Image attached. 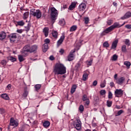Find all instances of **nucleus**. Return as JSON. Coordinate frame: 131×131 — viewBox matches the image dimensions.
Listing matches in <instances>:
<instances>
[{"label": "nucleus", "mask_w": 131, "mask_h": 131, "mask_svg": "<svg viewBox=\"0 0 131 131\" xmlns=\"http://www.w3.org/2000/svg\"><path fill=\"white\" fill-rule=\"evenodd\" d=\"M55 75H63L66 73V67L62 63H56L54 68Z\"/></svg>", "instance_id": "f257e3e1"}, {"label": "nucleus", "mask_w": 131, "mask_h": 131, "mask_svg": "<svg viewBox=\"0 0 131 131\" xmlns=\"http://www.w3.org/2000/svg\"><path fill=\"white\" fill-rule=\"evenodd\" d=\"M51 13V21L54 24L55 23V21L57 19V17H58V10L56 9L54 7H52L50 8Z\"/></svg>", "instance_id": "f03ea898"}, {"label": "nucleus", "mask_w": 131, "mask_h": 131, "mask_svg": "<svg viewBox=\"0 0 131 131\" xmlns=\"http://www.w3.org/2000/svg\"><path fill=\"white\" fill-rule=\"evenodd\" d=\"M30 15H32L34 17H36L37 19H40L41 18V12L39 10H35L34 9H32L30 11Z\"/></svg>", "instance_id": "7ed1b4c3"}, {"label": "nucleus", "mask_w": 131, "mask_h": 131, "mask_svg": "<svg viewBox=\"0 0 131 131\" xmlns=\"http://www.w3.org/2000/svg\"><path fill=\"white\" fill-rule=\"evenodd\" d=\"M7 38H9L10 42H15L17 38V33H13L8 35Z\"/></svg>", "instance_id": "20e7f679"}, {"label": "nucleus", "mask_w": 131, "mask_h": 131, "mask_svg": "<svg viewBox=\"0 0 131 131\" xmlns=\"http://www.w3.org/2000/svg\"><path fill=\"white\" fill-rule=\"evenodd\" d=\"M44 41L45 43L43 45L42 51L44 53H46V52L49 50V45H48V43H50V39L47 38Z\"/></svg>", "instance_id": "39448f33"}, {"label": "nucleus", "mask_w": 131, "mask_h": 131, "mask_svg": "<svg viewBox=\"0 0 131 131\" xmlns=\"http://www.w3.org/2000/svg\"><path fill=\"white\" fill-rule=\"evenodd\" d=\"M19 125V123H18L16 120L14 119V118H11L10 120V125L8 126V129H10V126H14L16 127Z\"/></svg>", "instance_id": "423d86ee"}, {"label": "nucleus", "mask_w": 131, "mask_h": 131, "mask_svg": "<svg viewBox=\"0 0 131 131\" xmlns=\"http://www.w3.org/2000/svg\"><path fill=\"white\" fill-rule=\"evenodd\" d=\"M115 96L117 98H120L123 96V91L121 89H116L115 91Z\"/></svg>", "instance_id": "0eeeda50"}, {"label": "nucleus", "mask_w": 131, "mask_h": 131, "mask_svg": "<svg viewBox=\"0 0 131 131\" xmlns=\"http://www.w3.org/2000/svg\"><path fill=\"white\" fill-rule=\"evenodd\" d=\"M125 80V78H124V77H121L120 78H118V79H117L116 81H115V82H116L117 84H120V85H121V84L123 83Z\"/></svg>", "instance_id": "6e6552de"}, {"label": "nucleus", "mask_w": 131, "mask_h": 131, "mask_svg": "<svg viewBox=\"0 0 131 131\" xmlns=\"http://www.w3.org/2000/svg\"><path fill=\"white\" fill-rule=\"evenodd\" d=\"M113 30V29L111 26L109 27L108 28H106L105 30H104L101 34V35L102 36H103V35H106V33H109V32H111Z\"/></svg>", "instance_id": "1a4fd4ad"}, {"label": "nucleus", "mask_w": 131, "mask_h": 131, "mask_svg": "<svg viewBox=\"0 0 131 131\" xmlns=\"http://www.w3.org/2000/svg\"><path fill=\"white\" fill-rule=\"evenodd\" d=\"M64 39H65V35H62L60 39L57 41V47H59L62 45L63 41H64Z\"/></svg>", "instance_id": "9d476101"}, {"label": "nucleus", "mask_w": 131, "mask_h": 131, "mask_svg": "<svg viewBox=\"0 0 131 131\" xmlns=\"http://www.w3.org/2000/svg\"><path fill=\"white\" fill-rule=\"evenodd\" d=\"M124 25V24H123L122 25H120L118 23H115L113 25L111 26L112 27V28L113 29H115V28H119L120 27H121Z\"/></svg>", "instance_id": "9b49d317"}, {"label": "nucleus", "mask_w": 131, "mask_h": 131, "mask_svg": "<svg viewBox=\"0 0 131 131\" xmlns=\"http://www.w3.org/2000/svg\"><path fill=\"white\" fill-rule=\"evenodd\" d=\"M131 17V12L128 11L126 12L125 15L121 17L122 20H124L125 19H127L128 18H130Z\"/></svg>", "instance_id": "f8f14e48"}, {"label": "nucleus", "mask_w": 131, "mask_h": 131, "mask_svg": "<svg viewBox=\"0 0 131 131\" xmlns=\"http://www.w3.org/2000/svg\"><path fill=\"white\" fill-rule=\"evenodd\" d=\"M80 120H77V122L74 123V126L78 130L79 129H80Z\"/></svg>", "instance_id": "ddd939ff"}, {"label": "nucleus", "mask_w": 131, "mask_h": 131, "mask_svg": "<svg viewBox=\"0 0 131 131\" xmlns=\"http://www.w3.org/2000/svg\"><path fill=\"white\" fill-rule=\"evenodd\" d=\"M86 8V5L84 3H82L79 6V11L81 12V11H84Z\"/></svg>", "instance_id": "4468645a"}, {"label": "nucleus", "mask_w": 131, "mask_h": 131, "mask_svg": "<svg viewBox=\"0 0 131 131\" xmlns=\"http://www.w3.org/2000/svg\"><path fill=\"white\" fill-rule=\"evenodd\" d=\"M75 52V50H72L69 54V55L68 56V61H72V60H73V54H74Z\"/></svg>", "instance_id": "2eb2a0df"}, {"label": "nucleus", "mask_w": 131, "mask_h": 131, "mask_svg": "<svg viewBox=\"0 0 131 131\" xmlns=\"http://www.w3.org/2000/svg\"><path fill=\"white\" fill-rule=\"evenodd\" d=\"M6 37H7V34L6 32L2 31L0 33V40H4Z\"/></svg>", "instance_id": "dca6fc26"}, {"label": "nucleus", "mask_w": 131, "mask_h": 131, "mask_svg": "<svg viewBox=\"0 0 131 131\" xmlns=\"http://www.w3.org/2000/svg\"><path fill=\"white\" fill-rule=\"evenodd\" d=\"M37 50V46L34 45L30 47V53H34Z\"/></svg>", "instance_id": "f3484780"}, {"label": "nucleus", "mask_w": 131, "mask_h": 131, "mask_svg": "<svg viewBox=\"0 0 131 131\" xmlns=\"http://www.w3.org/2000/svg\"><path fill=\"white\" fill-rule=\"evenodd\" d=\"M117 43H118V40H115L112 43L111 49L114 50V49H116V47H117Z\"/></svg>", "instance_id": "a211bd4d"}, {"label": "nucleus", "mask_w": 131, "mask_h": 131, "mask_svg": "<svg viewBox=\"0 0 131 131\" xmlns=\"http://www.w3.org/2000/svg\"><path fill=\"white\" fill-rule=\"evenodd\" d=\"M76 4L77 3L75 2L72 3L71 5L69 6V10H70L71 11L74 10L76 7Z\"/></svg>", "instance_id": "6ab92c4d"}, {"label": "nucleus", "mask_w": 131, "mask_h": 131, "mask_svg": "<svg viewBox=\"0 0 131 131\" xmlns=\"http://www.w3.org/2000/svg\"><path fill=\"white\" fill-rule=\"evenodd\" d=\"M43 32L45 35V37H47L49 35V28H45L43 30Z\"/></svg>", "instance_id": "aec40b11"}, {"label": "nucleus", "mask_w": 131, "mask_h": 131, "mask_svg": "<svg viewBox=\"0 0 131 131\" xmlns=\"http://www.w3.org/2000/svg\"><path fill=\"white\" fill-rule=\"evenodd\" d=\"M23 50H25L27 52H29V53H30V45H26L23 48Z\"/></svg>", "instance_id": "412c9836"}, {"label": "nucleus", "mask_w": 131, "mask_h": 131, "mask_svg": "<svg viewBox=\"0 0 131 131\" xmlns=\"http://www.w3.org/2000/svg\"><path fill=\"white\" fill-rule=\"evenodd\" d=\"M21 53L23 57H27V56H28V53H29V52L26 51V50L23 49V51L21 52Z\"/></svg>", "instance_id": "4be33fe9"}, {"label": "nucleus", "mask_w": 131, "mask_h": 131, "mask_svg": "<svg viewBox=\"0 0 131 131\" xmlns=\"http://www.w3.org/2000/svg\"><path fill=\"white\" fill-rule=\"evenodd\" d=\"M43 126L46 128L49 127L50 126V121H45V122L43 123Z\"/></svg>", "instance_id": "5701e85b"}, {"label": "nucleus", "mask_w": 131, "mask_h": 131, "mask_svg": "<svg viewBox=\"0 0 131 131\" xmlns=\"http://www.w3.org/2000/svg\"><path fill=\"white\" fill-rule=\"evenodd\" d=\"M77 88V86H76V84L73 85L72 86V88H71V94H73V93L75 92V91H76Z\"/></svg>", "instance_id": "b1692460"}, {"label": "nucleus", "mask_w": 131, "mask_h": 131, "mask_svg": "<svg viewBox=\"0 0 131 131\" xmlns=\"http://www.w3.org/2000/svg\"><path fill=\"white\" fill-rule=\"evenodd\" d=\"M1 98L4 99L5 100H9V96L7 95V94H3L1 95Z\"/></svg>", "instance_id": "393cba45"}, {"label": "nucleus", "mask_w": 131, "mask_h": 131, "mask_svg": "<svg viewBox=\"0 0 131 131\" xmlns=\"http://www.w3.org/2000/svg\"><path fill=\"white\" fill-rule=\"evenodd\" d=\"M52 35L53 37L55 38H58V32L56 31H53L52 32Z\"/></svg>", "instance_id": "a878e982"}, {"label": "nucleus", "mask_w": 131, "mask_h": 131, "mask_svg": "<svg viewBox=\"0 0 131 131\" xmlns=\"http://www.w3.org/2000/svg\"><path fill=\"white\" fill-rule=\"evenodd\" d=\"M8 60L11 61V62H15L16 61V58L13 57L12 56H9L7 58Z\"/></svg>", "instance_id": "bb28decb"}, {"label": "nucleus", "mask_w": 131, "mask_h": 131, "mask_svg": "<svg viewBox=\"0 0 131 131\" xmlns=\"http://www.w3.org/2000/svg\"><path fill=\"white\" fill-rule=\"evenodd\" d=\"M29 16V12H26L24 14L23 18L24 19V20H26V19L28 18Z\"/></svg>", "instance_id": "cd10ccee"}, {"label": "nucleus", "mask_w": 131, "mask_h": 131, "mask_svg": "<svg viewBox=\"0 0 131 131\" xmlns=\"http://www.w3.org/2000/svg\"><path fill=\"white\" fill-rule=\"evenodd\" d=\"M124 65H125L127 69H129V67H130V62L129 61H125L124 62Z\"/></svg>", "instance_id": "c85d7f7f"}, {"label": "nucleus", "mask_w": 131, "mask_h": 131, "mask_svg": "<svg viewBox=\"0 0 131 131\" xmlns=\"http://www.w3.org/2000/svg\"><path fill=\"white\" fill-rule=\"evenodd\" d=\"M88 76H89V74H88V73H84V74L83 75V80H84V81H85V80L88 79Z\"/></svg>", "instance_id": "c756f323"}, {"label": "nucleus", "mask_w": 131, "mask_h": 131, "mask_svg": "<svg viewBox=\"0 0 131 131\" xmlns=\"http://www.w3.org/2000/svg\"><path fill=\"white\" fill-rule=\"evenodd\" d=\"M18 60L19 62H23L25 59L23 57V55H18Z\"/></svg>", "instance_id": "7c9ffc66"}, {"label": "nucleus", "mask_w": 131, "mask_h": 131, "mask_svg": "<svg viewBox=\"0 0 131 131\" xmlns=\"http://www.w3.org/2000/svg\"><path fill=\"white\" fill-rule=\"evenodd\" d=\"M35 90L36 91H38V90H39L40 89V88H41V84H36L34 86Z\"/></svg>", "instance_id": "2f4dec72"}, {"label": "nucleus", "mask_w": 131, "mask_h": 131, "mask_svg": "<svg viewBox=\"0 0 131 131\" xmlns=\"http://www.w3.org/2000/svg\"><path fill=\"white\" fill-rule=\"evenodd\" d=\"M30 27H31L30 24H28L27 26L25 27L26 31H29L30 30Z\"/></svg>", "instance_id": "473e14b6"}, {"label": "nucleus", "mask_w": 131, "mask_h": 131, "mask_svg": "<svg viewBox=\"0 0 131 131\" xmlns=\"http://www.w3.org/2000/svg\"><path fill=\"white\" fill-rule=\"evenodd\" d=\"M118 58V56L116 54H114L112 57V61H117V59Z\"/></svg>", "instance_id": "72a5a7b5"}, {"label": "nucleus", "mask_w": 131, "mask_h": 131, "mask_svg": "<svg viewBox=\"0 0 131 131\" xmlns=\"http://www.w3.org/2000/svg\"><path fill=\"white\" fill-rule=\"evenodd\" d=\"M77 29V26H72L70 28V31H75Z\"/></svg>", "instance_id": "f704fd0d"}, {"label": "nucleus", "mask_w": 131, "mask_h": 131, "mask_svg": "<svg viewBox=\"0 0 131 131\" xmlns=\"http://www.w3.org/2000/svg\"><path fill=\"white\" fill-rule=\"evenodd\" d=\"M121 50L123 53H126V46L123 45L122 46Z\"/></svg>", "instance_id": "c9c22d12"}, {"label": "nucleus", "mask_w": 131, "mask_h": 131, "mask_svg": "<svg viewBox=\"0 0 131 131\" xmlns=\"http://www.w3.org/2000/svg\"><path fill=\"white\" fill-rule=\"evenodd\" d=\"M103 48H109L110 45L109 43H108V41H105L103 43Z\"/></svg>", "instance_id": "e433bc0d"}, {"label": "nucleus", "mask_w": 131, "mask_h": 131, "mask_svg": "<svg viewBox=\"0 0 131 131\" xmlns=\"http://www.w3.org/2000/svg\"><path fill=\"white\" fill-rule=\"evenodd\" d=\"M17 25L19 26H24V25L25 24V23H24L23 20L17 21Z\"/></svg>", "instance_id": "4c0bfd02"}, {"label": "nucleus", "mask_w": 131, "mask_h": 131, "mask_svg": "<svg viewBox=\"0 0 131 131\" xmlns=\"http://www.w3.org/2000/svg\"><path fill=\"white\" fill-rule=\"evenodd\" d=\"M112 98H113V94H112V92H111V91H109L108 95V98L112 99Z\"/></svg>", "instance_id": "58836bf2"}, {"label": "nucleus", "mask_w": 131, "mask_h": 131, "mask_svg": "<svg viewBox=\"0 0 131 131\" xmlns=\"http://www.w3.org/2000/svg\"><path fill=\"white\" fill-rule=\"evenodd\" d=\"M123 112H124V111L122 110H120V111H119L117 113V115H116V116H119L120 115H121V114H122V113H123Z\"/></svg>", "instance_id": "ea45409f"}, {"label": "nucleus", "mask_w": 131, "mask_h": 131, "mask_svg": "<svg viewBox=\"0 0 131 131\" xmlns=\"http://www.w3.org/2000/svg\"><path fill=\"white\" fill-rule=\"evenodd\" d=\"M82 101H86V100H89V98H88V96L86 94H84L82 98Z\"/></svg>", "instance_id": "a19ab883"}, {"label": "nucleus", "mask_w": 131, "mask_h": 131, "mask_svg": "<svg viewBox=\"0 0 131 131\" xmlns=\"http://www.w3.org/2000/svg\"><path fill=\"white\" fill-rule=\"evenodd\" d=\"M106 23L108 25H112L113 24V20L112 19H108L106 21Z\"/></svg>", "instance_id": "79ce46f5"}, {"label": "nucleus", "mask_w": 131, "mask_h": 131, "mask_svg": "<svg viewBox=\"0 0 131 131\" xmlns=\"http://www.w3.org/2000/svg\"><path fill=\"white\" fill-rule=\"evenodd\" d=\"M106 105L107 107H111V106H112V101H110L107 100L106 101Z\"/></svg>", "instance_id": "37998d69"}, {"label": "nucleus", "mask_w": 131, "mask_h": 131, "mask_svg": "<svg viewBox=\"0 0 131 131\" xmlns=\"http://www.w3.org/2000/svg\"><path fill=\"white\" fill-rule=\"evenodd\" d=\"M84 20L85 24H89V22H90V18L89 17H85Z\"/></svg>", "instance_id": "c03bdc74"}, {"label": "nucleus", "mask_w": 131, "mask_h": 131, "mask_svg": "<svg viewBox=\"0 0 131 131\" xmlns=\"http://www.w3.org/2000/svg\"><path fill=\"white\" fill-rule=\"evenodd\" d=\"M100 94L101 96H104V95H106V91L105 90H102L100 91Z\"/></svg>", "instance_id": "a18cd8bd"}, {"label": "nucleus", "mask_w": 131, "mask_h": 131, "mask_svg": "<svg viewBox=\"0 0 131 131\" xmlns=\"http://www.w3.org/2000/svg\"><path fill=\"white\" fill-rule=\"evenodd\" d=\"M79 110L80 111V112H83V110H84V107H83V105H80L79 107Z\"/></svg>", "instance_id": "49530a36"}, {"label": "nucleus", "mask_w": 131, "mask_h": 131, "mask_svg": "<svg viewBox=\"0 0 131 131\" xmlns=\"http://www.w3.org/2000/svg\"><path fill=\"white\" fill-rule=\"evenodd\" d=\"M105 86H106V80L103 81V83H101L100 84L101 88H105Z\"/></svg>", "instance_id": "de8ad7c7"}, {"label": "nucleus", "mask_w": 131, "mask_h": 131, "mask_svg": "<svg viewBox=\"0 0 131 131\" xmlns=\"http://www.w3.org/2000/svg\"><path fill=\"white\" fill-rule=\"evenodd\" d=\"M80 64L79 63H77L75 67V69L77 71H78V69H79V67H80Z\"/></svg>", "instance_id": "09e8293b"}, {"label": "nucleus", "mask_w": 131, "mask_h": 131, "mask_svg": "<svg viewBox=\"0 0 131 131\" xmlns=\"http://www.w3.org/2000/svg\"><path fill=\"white\" fill-rule=\"evenodd\" d=\"M7 61L6 60H3L1 61V64L3 66H5V65L7 64Z\"/></svg>", "instance_id": "8fccbe9b"}, {"label": "nucleus", "mask_w": 131, "mask_h": 131, "mask_svg": "<svg viewBox=\"0 0 131 131\" xmlns=\"http://www.w3.org/2000/svg\"><path fill=\"white\" fill-rule=\"evenodd\" d=\"M125 45H126L127 46H129L130 45V43L129 42V40L126 39L125 41Z\"/></svg>", "instance_id": "3c124183"}, {"label": "nucleus", "mask_w": 131, "mask_h": 131, "mask_svg": "<svg viewBox=\"0 0 131 131\" xmlns=\"http://www.w3.org/2000/svg\"><path fill=\"white\" fill-rule=\"evenodd\" d=\"M110 85L111 86V88H114V86H115V84H114V82L112 81L110 83Z\"/></svg>", "instance_id": "603ef678"}, {"label": "nucleus", "mask_w": 131, "mask_h": 131, "mask_svg": "<svg viewBox=\"0 0 131 131\" xmlns=\"http://www.w3.org/2000/svg\"><path fill=\"white\" fill-rule=\"evenodd\" d=\"M99 100H100V98H99L98 96H95L94 97V101L95 102H99Z\"/></svg>", "instance_id": "864d4df0"}, {"label": "nucleus", "mask_w": 131, "mask_h": 131, "mask_svg": "<svg viewBox=\"0 0 131 131\" xmlns=\"http://www.w3.org/2000/svg\"><path fill=\"white\" fill-rule=\"evenodd\" d=\"M23 31H24V30L23 29H17L16 30V32H17V33H22V32H23Z\"/></svg>", "instance_id": "5fc2aeb1"}, {"label": "nucleus", "mask_w": 131, "mask_h": 131, "mask_svg": "<svg viewBox=\"0 0 131 131\" xmlns=\"http://www.w3.org/2000/svg\"><path fill=\"white\" fill-rule=\"evenodd\" d=\"M59 24H60L62 26H63V25H65V20H60Z\"/></svg>", "instance_id": "6e6d98bb"}, {"label": "nucleus", "mask_w": 131, "mask_h": 131, "mask_svg": "<svg viewBox=\"0 0 131 131\" xmlns=\"http://www.w3.org/2000/svg\"><path fill=\"white\" fill-rule=\"evenodd\" d=\"M85 106H88V105H90V99H87L85 100Z\"/></svg>", "instance_id": "4d7b16f0"}, {"label": "nucleus", "mask_w": 131, "mask_h": 131, "mask_svg": "<svg viewBox=\"0 0 131 131\" xmlns=\"http://www.w3.org/2000/svg\"><path fill=\"white\" fill-rule=\"evenodd\" d=\"M93 85H94V86H96L97 85V84H98V81L97 80H95L93 82Z\"/></svg>", "instance_id": "13d9d810"}, {"label": "nucleus", "mask_w": 131, "mask_h": 131, "mask_svg": "<svg viewBox=\"0 0 131 131\" xmlns=\"http://www.w3.org/2000/svg\"><path fill=\"white\" fill-rule=\"evenodd\" d=\"M49 59L51 60V61H54V60H55V57H54V56L51 55L49 57Z\"/></svg>", "instance_id": "bf43d9fd"}, {"label": "nucleus", "mask_w": 131, "mask_h": 131, "mask_svg": "<svg viewBox=\"0 0 131 131\" xmlns=\"http://www.w3.org/2000/svg\"><path fill=\"white\" fill-rule=\"evenodd\" d=\"M125 27L127 29H131V25H125Z\"/></svg>", "instance_id": "052dcab7"}, {"label": "nucleus", "mask_w": 131, "mask_h": 131, "mask_svg": "<svg viewBox=\"0 0 131 131\" xmlns=\"http://www.w3.org/2000/svg\"><path fill=\"white\" fill-rule=\"evenodd\" d=\"M28 95V92H27V91H25L23 94V96L26 97H27Z\"/></svg>", "instance_id": "680f3d73"}, {"label": "nucleus", "mask_w": 131, "mask_h": 131, "mask_svg": "<svg viewBox=\"0 0 131 131\" xmlns=\"http://www.w3.org/2000/svg\"><path fill=\"white\" fill-rule=\"evenodd\" d=\"M118 75L117 74H116L115 75H114V81L115 82L116 81L117 79H118Z\"/></svg>", "instance_id": "e2e57ef3"}, {"label": "nucleus", "mask_w": 131, "mask_h": 131, "mask_svg": "<svg viewBox=\"0 0 131 131\" xmlns=\"http://www.w3.org/2000/svg\"><path fill=\"white\" fill-rule=\"evenodd\" d=\"M92 63H93V60H90L88 62V65H89V66H91Z\"/></svg>", "instance_id": "0e129e2a"}, {"label": "nucleus", "mask_w": 131, "mask_h": 131, "mask_svg": "<svg viewBox=\"0 0 131 131\" xmlns=\"http://www.w3.org/2000/svg\"><path fill=\"white\" fill-rule=\"evenodd\" d=\"M7 88L8 90H11V89H12V85L9 84L7 85Z\"/></svg>", "instance_id": "69168bd1"}, {"label": "nucleus", "mask_w": 131, "mask_h": 131, "mask_svg": "<svg viewBox=\"0 0 131 131\" xmlns=\"http://www.w3.org/2000/svg\"><path fill=\"white\" fill-rule=\"evenodd\" d=\"M64 51L62 49H60V51H59V53H60V54L61 55H63V54H64Z\"/></svg>", "instance_id": "338daca9"}, {"label": "nucleus", "mask_w": 131, "mask_h": 131, "mask_svg": "<svg viewBox=\"0 0 131 131\" xmlns=\"http://www.w3.org/2000/svg\"><path fill=\"white\" fill-rule=\"evenodd\" d=\"M19 131H24V127L19 128Z\"/></svg>", "instance_id": "774afa93"}]
</instances>
